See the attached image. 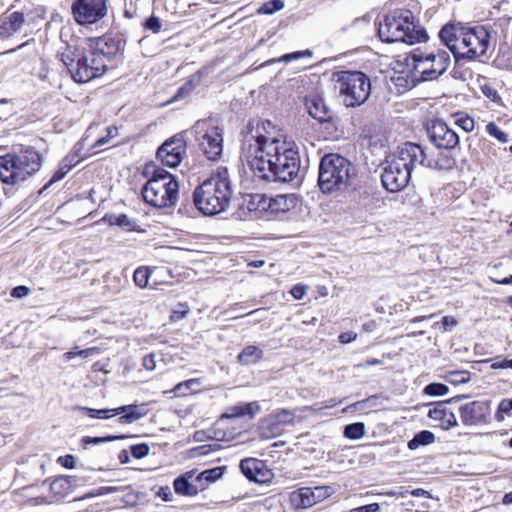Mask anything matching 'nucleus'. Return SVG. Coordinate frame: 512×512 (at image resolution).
Returning a JSON list of instances; mask_svg holds the SVG:
<instances>
[{"label":"nucleus","mask_w":512,"mask_h":512,"mask_svg":"<svg viewBox=\"0 0 512 512\" xmlns=\"http://www.w3.org/2000/svg\"><path fill=\"white\" fill-rule=\"evenodd\" d=\"M355 177V166L339 154H326L320 161L318 185L323 193L344 190Z\"/></svg>","instance_id":"39448f33"},{"label":"nucleus","mask_w":512,"mask_h":512,"mask_svg":"<svg viewBox=\"0 0 512 512\" xmlns=\"http://www.w3.org/2000/svg\"><path fill=\"white\" fill-rule=\"evenodd\" d=\"M439 324L440 322H436L434 326ZM441 325L443 326L444 331H450L457 325V321L452 316H444L441 320Z\"/></svg>","instance_id":"13d9d810"},{"label":"nucleus","mask_w":512,"mask_h":512,"mask_svg":"<svg viewBox=\"0 0 512 512\" xmlns=\"http://www.w3.org/2000/svg\"><path fill=\"white\" fill-rule=\"evenodd\" d=\"M312 55H313V53L310 50L296 51L293 53H287V54L283 55L280 58V61L288 63V62L298 60L303 57H312Z\"/></svg>","instance_id":"864d4df0"},{"label":"nucleus","mask_w":512,"mask_h":512,"mask_svg":"<svg viewBox=\"0 0 512 512\" xmlns=\"http://www.w3.org/2000/svg\"><path fill=\"white\" fill-rule=\"evenodd\" d=\"M104 221L111 226L116 225L127 231H134L138 226L137 221L126 214H106L104 216Z\"/></svg>","instance_id":"c756f323"},{"label":"nucleus","mask_w":512,"mask_h":512,"mask_svg":"<svg viewBox=\"0 0 512 512\" xmlns=\"http://www.w3.org/2000/svg\"><path fill=\"white\" fill-rule=\"evenodd\" d=\"M224 470L225 467L221 466L206 469L196 476L195 481L199 484L200 489L204 490L206 485L220 479L223 476Z\"/></svg>","instance_id":"7c9ffc66"},{"label":"nucleus","mask_w":512,"mask_h":512,"mask_svg":"<svg viewBox=\"0 0 512 512\" xmlns=\"http://www.w3.org/2000/svg\"><path fill=\"white\" fill-rule=\"evenodd\" d=\"M289 502L294 509H307L316 504L311 487H302L291 492Z\"/></svg>","instance_id":"393cba45"},{"label":"nucleus","mask_w":512,"mask_h":512,"mask_svg":"<svg viewBox=\"0 0 512 512\" xmlns=\"http://www.w3.org/2000/svg\"><path fill=\"white\" fill-rule=\"evenodd\" d=\"M449 392L447 385L442 383H430L424 388V393L429 396H443Z\"/></svg>","instance_id":"a18cd8bd"},{"label":"nucleus","mask_w":512,"mask_h":512,"mask_svg":"<svg viewBox=\"0 0 512 512\" xmlns=\"http://www.w3.org/2000/svg\"><path fill=\"white\" fill-rule=\"evenodd\" d=\"M434 441L435 436L431 431L422 430L419 433L415 434V436L408 442V448L410 450H416L420 446L429 445Z\"/></svg>","instance_id":"f704fd0d"},{"label":"nucleus","mask_w":512,"mask_h":512,"mask_svg":"<svg viewBox=\"0 0 512 512\" xmlns=\"http://www.w3.org/2000/svg\"><path fill=\"white\" fill-rule=\"evenodd\" d=\"M482 92L491 101L496 102V103L499 102L500 97L498 95V92L492 86H490V85L482 86Z\"/></svg>","instance_id":"4d7b16f0"},{"label":"nucleus","mask_w":512,"mask_h":512,"mask_svg":"<svg viewBox=\"0 0 512 512\" xmlns=\"http://www.w3.org/2000/svg\"><path fill=\"white\" fill-rule=\"evenodd\" d=\"M158 496L166 502L172 500V492L168 486L161 487L159 489Z\"/></svg>","instance_id":"774afa93"},{"label":"nucleus","mask_w":512,"mask_h":512,"mask_svg":"<svg viewBox=\"0 0 512 512\" xmlns=\"http://www.w3.org/2000/svg\"><path fill=\"white\" fill-rule=\"evenodd\" d=\"M380 505L378 503H371L361 507L353 508L349 512H378Z\"/></svg>","instance_id":"e2e57ef3"},{"label":"nucleus","mask_w":512,"mask_h":512,"mask_svg":"<svg viewBox=\"0 0 512 512\" xmlns=\"http://www.w3.org/2000/svg\"><path fill=\"white\" fill-rule=\"evenodd\" d=\"M79 410L85 412L90 418L108 419L113 416V409H93L88 407H80Z\"/></svg>","instance_id":"49530a36"},{"label":"nucleus","mask_w":512,"mask_h":512,"mask_svg":"<svg viewBox=\"0 0 512 512\" xmlns=\"http://www.w3.org/2000/svg\"><path fill=\"white\" fill-rule=\"evenodd\" d=\"M423 160L420 145L406 142L398 147L397 151L387 157L381 181L389 192H398L409 183L412 171L419 166L418 162Z\"/></svg>","instance_id":"7ed1b4c3"},{"label":"nucleus","mask_w":512,"mask_h":512,"mask_svg":"<svg viewBox=\"0 0 512 512\" xmlns=\"http://www.w3.org/2000/svg\"><path fill=\"white\" fill-rule=\"evenodd\" d=\"M465 398L464 395L455 396L446 401L437 402L433 409L428 412V417L439 423V426L444 430H449L457 426V419L455 414L447 408L448 403L458 402L460 399Z\"/></svg>","instance_id":"6ab92c4d"},{"label":"nucleus","mask_w":512,"mask_h":512,"mask_svg":"<svg viewBox=\"0 0 512 512\" xmlns=\"http://www.w3.org/2000/svg\"><path fill=\"white\" fill-rule=\"evenodd\" d=\"M196 87L194 77L190 78L184 85H182L171 101L186 98Z\"/></svg>","instance_id":"de8ad7c7"},{"label":"nucleus","mask_w":512,"mask_h":512,"mask_svg":"<svg viewBox=\"0 0 512 512\" xmlns=\"http://www.w3.org/2000/svg\"><path fill=\"white\" fill-rule=\"evenodd\" d=\"M143 367L148 371H153L156 368L155 355L150 353L143 357L142 359Z\"/></svg>","instance_id":"bf43d9fd"},{"label":"nucleus","mask_w":512,"mask_h":512,"mask_svg":"<svg viewBox=\"0 0 512 512\" xmlns=\"http://www.w3.org/2000/svg\"><path fill=\"white\" fill-rule=\"evenodd\" d=\"M58 462L65 468L72 469L75 467V458L72 455L61 456Z\"/></svg>","instance_id":"69168bd1"},{"label":"nucleus","mask_w":512,"mask_h":512,"mask_svg":"<svg viewBox=\"0 0 512 512\" xmlns=\"http://www.w3.org/2000/svg\"><path fill=\"white\" fill-rule=\"evenodd\" d=\"M414 63V69L420 74L422 81H431L428 72L433 69V58L430 57L429 51H414L411 54Z\"/></svg>","instance_id":"b1692460"},{"label":"nucleus","mask_w":512,"mask_h":512,"mask_svg":"<svg viewBox=\"0 0 512 512\" xmlns=\"http://www.w3.org/2000/svg\"><path fill=\"white\" fill-rule=\"evenodd\" d=\"M150 271L146 267H139L134 271L133 280L139 288H145L148 284Z\"/></svg>","instance_id":"a19ab883"},{"label":"nucleus","mask_w":512,"mask_h":512,"mask_svg":"<svg viewBox=\"0 0 512 512\" xmlns=\"http://www.w3.org/2000/svg\"><path fill=\"white\" fill-rule=\"evenodd\" d=\"M180 307L173 311L171 318L174 321L183 319L189 312V308L185 304H180Z\"/></svg>","instance_id":"680f3d73"},{"label":"nucleus","mask_w":512,"mask_h":512,"mask_svg":"<svg viewBox=\"0 0 512 512\" xmlns=\"http://www.w3.org/2000/svg\"><path fill=\"white\" fill-rule=\"evenodd\" d=\"M193 129L200 151L208 160H217L223 152V129L212 119L198 120Z\"/></svg>","instance_id":"9d476101"},{"label":"nucleus","mask_w":512,"mask_h":512,"mask_svg":"<svg viewBox=\"0 0 512 512\" xmlns=\"http://www.w3.org/2000/svg\"><path fill=\"white\" fill-rule=\"evenodd\" d=\"M71 168L72 165H66V161H62L59 169L54 173V175L48 182V185H52L53 183L63 179L66 176V174L71 170Z\"/></svg>","instance_id":"603ef678"},{"label":"nucleus","mask_w":512,"mask_h":512,"mask_svg":"<svg viewBox=\"0 0 512 512\" xmlns=\"http://www.w3.org/2000/svg\"><path fill=\"white\" fill-rule=\"evenodd\" d=\"M311 490L316 504L331 495V487L329 486H316L311 488Z\"/></svg>","instance_id":"8fccbe9b"},{"label":"nucleus","mask_w":512,"mask_h":512,"mask_svg":"<svg viewBox=\"0 0 512 512\" xmlns=\"http://www.w3.org/2000/svg\"><path fill=\"white\" fill-rule=\"evenodd\" d=\"M271 415L282 426V428L287 424L293 423L295 418V414L288 409H281L272 413Z\"/></svg>","instance_id":"c03bdc74"},{"label":"nucleus","mask_w":512,"mask_h":512,"mask_svg":"<svg viewBox=\"0 0 512 512\" xmlns=\"http://www.w3.org/2000/svg\"><path fill=\"white\" fill-rule=\"evenodd\" d=\"M98 349L96 347L92 348H86L78 350L76 347L75 350L68 351L64 354V359L67 361H70L74 359L75 357H81V358H89L93 356L95 353H97Z\"/></svg>","instance_id":"37998d69"},{"label":"nucleus","mask_w":512,"mask_h":512,"mask_svg":"<svg viewBox=\"0 0 512 512\" xmlns=\"http://www.w3.org/2000/svg\"><path fill=\"white\" fill-rule=\"evenodd\" d=\"M427 134L437 149H454L459 143L456 132L442 121L432 122L427 128Z\"/></svg>","instance_id":"a211bd4d"},{"label":"nucleus","mask_w":512,"mask_h":512,"mask_svg":"<svg viewBox=\"0 0 512 512\" xmlns=\"http://www.w3.org/2000/svg\"><path fill=\"white\" fill-rule=\"evenodd\" d=\"M454 123L465 132H470L474 129L475 122L472 117L464 112H458L453 115Z\"/></svg>","instance_id":"58836bf2"},{"label":"nucleus","mask_w":512,"mask_h":512,"mask_svg":"<svg viewBox=\"0 0 512 512\" xmlns=\"http://www.w3.org/2000/svg\"><path fill=\"white\" fill-rule=\"evenodd\" d=\"M290 292L295 299L300 300L306 294V286L302 284H297L292 287Z\"/></svg>","instance_id":"0e129e2a"},{"label":"nucleus","mask_w":512,"mask_h":512,"mask_svg":"<svg viewBox=\"0 0 512 512\" xmlns=\"http://www.w3.org/2000/svg\"><path fill=\"white\" fill-rule=\"evenodd\" d=\"M486 132L501 143L508 142V135L500 130L494 122H490L486 125Z\"/></svg>","instance_id":"09e8293b"},{"label":"nucleus","mask_w":512,"mask_h":512,"mask_svg":"<svg viewBox=\"0 0 512 512\" xmlns=\"http://www.w3.org/2000/svg\"><path fill=\"white\" fill-rule=\"evenodd\" d=\"M468 26L461 23H448L442 27L439 32L441 41L452 52L456 61L462 59L464 54L463 36L466 34Z\"/></svg>","instance_id":"2eb2a0df"},{"label":"nucleus","mask_w":512,"mask_h":512,"mask_svg":"<svg viewBox=\"0 0 512 512\" xmlns=\"http://www.w3.org/2000/svg\"><path fill=\"white\" fill-rule=\"evenodd\" d=\"M29 294V289L26 286H17L15 287L12 292L11 296L15 298H23Z\"/></svg>","instance_id":"338daca9"},{"label":"nucleus","mask_w":512,"mask_h":512,"mask_svg":"<svg viewBox=\"0 0 512 512\" xmlns=\"http://www.w3.org/2000/svg\"><path fill=\"white\" fill-rule=\"evenodd\" d=\"M125 436H113V435H108V436H105V437H90V436H85L81 439V443L82 445L84 446V448H86L87 445H99V444H102V443H107V442H112L114 440H118V439H123Z\"/></svg>","instance_id":"79ce46f5"},{"label":"nucleus","mask_w":512,"mask_h":512,"mask_svg":"<svg viewBox=\"0 0 512 512\" xmlns=\"http://www.w3.org/2000/svg\"><path fill=\"white\" fill-rule=\"evenodd\" d=\"M451 150L452 149H437V151L428 152L427 149L420 145L423 160L418 162V165L439 171L452 170L457 162Z\"/></svg>","instance_id":"f3484780"},{"label":"nucleus","mask_w":512,"mask_h":512,"mask_svg":"<svg viewBox=\"0 0 512 512\" xmlns=\"http://www.w3.org/2000/svg\"><path fill=\"white\" fill-rule=\"evenodd\" d=\"M25 23V17L22 12H12L2 20L0 24V37L8 38L19 32Z\"/></svg>","instance_id":"4be33fe9"},{"label":"nucleus","mask_w":512,"mask_h":512,"mask_svg":"<svg viewBox=\"0 0 512 512\" xmlns=\"http://www.w3.org/2000/svg\"><path fill=\"white\" fill-rule=\"evenodd\" d=\"M86 69H92L93 79L117 66L121 56V41L108 36L90 40V52Z\"/></svg>","instance_id":"1a4fd4ad"},{"label":"nucleus","mask_w":512,"mask_h":512,"mask_svg":"<svg viewBox=\"0 0 512 512\" xmlns=\"http://www.w3.org/2000/svg\"><path fill=\"white\" fill-rule=\"evenodd\" d=\"M263 357V351L255 345L246 346L238 355V362L242 365L257 363Z\"/></svg>","instance_id":"2f4dec72"},{"label":"nucleus","mask_w":512,"mask_h":512,"mask_svg":"<svg viewBox=\"0 0 512 512\" xmlns=\"http://www.w3.org/2000/svg\"><path fill=\"white\" fill-rule=\"evenodd\" d=\"M71 10L78 24L91 25L107 15V0H75Z\"/></svg>","instance_id":"f8f14e48"},{"label":"nucleus","mask_w":512,"mask_h":512,"mask_svg":"<svg viewBox=\"0 0 512 512\" xmlns=\"http://www.w3.org/2000/svg\"><path fill=\"white\" fill-rule=\"evenodd\" d=\"M90 52V42L88 44L66 45L60 53V60L67 68L72 79L77 83H87L93 79L92 69H86L85 64L88 61Z\"/></svg>","instance_id":"9b49d317"},{"label":"nucleus","mask_w":512,"mask_h":512,"mask_svg":"<svg viewBox=\"0 0 512 512\" xmlns=\"http://www.w3.org/2000/svg\"><path fill=\"white\" fill-rule=\"evenodd\" d=\"M200 384V380L197 378L189 379L178 383L174 388V392L177 395H186L188 391L196 392L199 390Z\"/></svg>","instance_id":"4c0bfd02"},{"label":"nucleus","mask_w":512,"mask_h":512,"mask_svg":"<svg viewBox=\"0 0 512 512\" xmlns=\"http://www.w3.org/2000/svg\"><path fill=\"white\" fill-rule=\"evenodd\" d=\"M284 2L282 0H270L263 3L257 10L258 14L271 15L284 8Z\"/></svg>","instance_id":"ea45409f"},{"label":"nucleus","mask_w":512,"mask_h":512,"mask_svg":"<svg viewBox=\"0 0 512 512\" xmlns=\"http://www.w3.org/2000/svg\"><path fill=\"white\" fill-rule=\"evenodd\" d=\"M74 479L71 476H60L54 479L50 484V490L55 495L64 496L69 493Z\"/></svg>","instance_id":"473e14b6"},{"label":"nucleus","mask_w":512,"mask_h":512,"mask_svg":"<svg viewBox=\"0 0 512 512\" xmlns=\"http://www.w3.org/2000/svg\"><path fill=\"white\" fill-rule=\"evenodd\" d=\"M295 199L291 195L280 194L269 199L268 209L272 212H286L294 208Z\"/></svg>","instance_id":"c85d7f7f"},{"label":"nucleus","mask_w":512,"mask_h":512,"mask_svg":"<svg viewBox=\"0 0 512 512\" xmlns=\"http://www.w3.org/2000/svg\"><path fill=\"white\" fill-rule=\"evenodd\" d=\"M261 435L265 438H273L281 433L282 426L270 415L260 425Z\"/></svg>","instance_id":"72a5a7b5"},{"label":"nucleus","mask_w":512,"mask_h":512,"mask_svg":"<svg viewBox=\"0 0 512 512\" xmlns=\"http://www.w3.org/2000/svg\"><path fill=\"white\" fill-rule=\"evenodd\" d=\"M512 410V402H511V399H503L499 405H498V410H497V413H496V418L498 421H501L503 420V414H507L509 413L510 411Z\"/></svg>","instance_id":"5fc2aeb1"},{"label":"nucleus","mask_w":512,"mask_h":512,"mask_svg":"<svg viewBox=\"0 0 512 512\" xmlns=\"http://www.w3.org/2000/svg\"><path fill=\"white\" fill-rule=\"evenodd\" d=\"M460 419L465 426L486 424L491 413L488 401H472L459 408Z\"/></svg>","instance_id":"dca6fc26"},{"label":"nucleus","mask_w":512,"mask_h":512,"mask_svg":"<svg viewBox=\"0 0 512 512\" xmlns=\"http://www.w3.org/2000/svg\"><path fill=\"white\" fill-rule=\"evenodd\" d=\"M233 188L227 168H218L193 193L194 204L204 215L225 211L231 202Z\"/></svg>","instance_id":"f03ea898"},{"label":"nucleus","mask_w":512,"mask_h":512,"mask_svg":"<svg viewBox=\"0 0 512 512\" xmlns=\"http://www.w3.org/2000/svg\"><path fill=\"white\" fill-rule=\"evenodd\" d=\"M445 380L452 385L465 384L470 380V373L466 370L448 371Z\"/></svg>","instance_id":"c9c22d12"},{"label":"nucleus","mask_w":512,"mask_h":512,"mask_svg":"<svg viewBox=\"0 0 512 512\" xmlns=\"http://www.w3.org/2000/svg\"><path fill=\"white\" fill-rule=\"evenodd\" d=\"M378 34L384 42H404L410 45L428 38L426 31L415 25L414 14L408 9H396L387 14L379 24Z\"/></svg>","instance_id":"20e7f679"},{"label":"nucleus","mask_w":512,"mask_h":512,"mask_svg":"<svg viewBox=\"0 0 512 512\" xmlns=\"http://www.w3.org/2000/svg\"><path fill=\"white\" fill-rule=\"evenodd\" d=\"M376 495H386L391 497L405 498L408 495V490L400 488L399 490H387L377 492Z\"/></svg>","instance_id":"052dcab7"},{"label":"nucleus","mask_w":512,"mask_h":512,"mask_svg":"<svg viewBox=\"0 0 512 512\" xmlns=\"http://www.w3.org/2000/svg\"><path fill=\"white\" fill-rule=\"evenodd\" d=\"M193 476L194 473L190 471L177 477L173 483L175 492L184 496H196L201 489L199 485H195L190 481Z\"/></svg>","instance_id":"bb28decb"},{"label":"nucleus","mask_w":512,"mask_h":512,"mask_svg":"<svg viewBox=\"0 0 512 512\" xmlns=\"http://www.w3.org/2000/svg\"><path fill=\"white\" fill-rule=\"evenodd\" d=\"M305 106L311 117L319 123H330L334 118V112L326 104L321 95L313 94L305 98Z\"/></svg>","instance_id":"412c9836"},{"label":"nucleus","mask_w":512,"mask_h":512,"mask_svg":"<svg viewBox=\"0 0 512 512\" xmlns=\"http://www.w3.org/2000/svg\"><path fill=\"white\" fill-rule=\"evenodd\" d=\"M145 28L151 30L154 33H158L161 29V22L158 17L150 16L145 22Z\"/></svg>","instance_id":"6e6d98bb"},{"label":"nucleus","mask_w":512,"mask_h":512,"mask_svg":"<svg viewBox=\"0 0 512 512\" xmlns=\"http://www.w3.org/2000/svg\"><path fill=\"white\" fill-rule=\"evenodd\" d=\"M462 59L474 60L483 56L490 44V33L484 26L469 27L463 36Z\"/></svg>","instance_id":"ddd939ff"},{"label":"nucleus","mask_w":512,"mask_h":512,"mask_svg":"<svg viewBox=\"0 0 512 512\" xmlns=\"http://www.w3.org/2000/svg\"><path fill=\"white\" fill-rule=\"evenodd\" d=\"M41 167L37 151L27 148L19 154L8 153L0 156V179L8 185H17L27 180Z\"/></svg>","instance_id":"423d86ee"},{"label":"nucleus","mask_w":512,"mask_h":512,"mask_svg":"<svg viewBox=\"0 0 512 512\" xmlns=\"http://www.w3.org/2000/svg\"><path fill=\"white\" fill-rule=\"evenodd\" d=\"M145 414L146 412L143 411V409H140L139 406L132 404L113 409L112 415H121L119 417V422L122 424H128L141 419L145 416Z\"/></svg>","instance_id":"cd10ccee"},{"label":"nucleus","mask_w":512,"mask_h":512,"mask_svg":"<svg viewBox=\"0 0 512 512\" xmlns=\"http://www.w3.org/2000/svg\"><path fill=\"white\" fill-rule=\"evenodd\" d=\"M365 435V425L362 422H356L346 425L344 428V436L349 439L358 440Z\"/></svg>","instance_id":"e433bc0d"},{"label":"nucleus","mask_w":512,"mask_h":512,"mask_svg":"<svg viewBox=\"0 0 512 512\" xmlns=\"http://www.w3.org/2000/svg\"><path fill=\"white\" fill-rule=\"evenodd\" d=\"M131 454L136 459H142L149 454L150 448L146 443L132 445L130 447Z\"/></svg>","instance_id":"3c124183"},{"label":"nucleus","mask_w":512,"mask_h":512,"mask_svg":"<svg viewBox=\"0 0 512 512\" xmlns=\"http://www.w3.org/2000/svg\"><path fill=\"white\" fill-rule=\"evenodd\" d=\"M335 88L346 107H359L371 94L370 78L360 71H339L334 74Z\"/></svg>","instance_id":"6e6552de"},{"label":"nucleus","mask_w":512,"mask_h":512,"mask_svg":"<svg viewBox=\"0 0 512 512\" xmlns=\"http://www.w3.org/2000/svg\"><path fill=\"white\" fill-rule=\"evenodd\" d=\"M270 121H251L242 141V153L255 178L264 182H291L300 171L299 152L290 143L267 136Z\"/></svg>","instance_id":"f257e3e1"},{"label":"nucleus","mask_w":512,"mask_h":512,"mask_svg":"<svg viewBox=\"0 0 512 512\" xmlns=\"http://www.w3.org/2000/svg\"><path fill=\"white\" fill-rule=\"evenodd\" d=\"M187 145L181 134L174 135L167 139L157 150V158L162 164L175 168L186 155Z\"/></svg>","instance_id":"4468645a"},{"label":"nucleus","mask_w":512,"mask_h":512,"mask_svg":"<svg viewBox=\"0 0 512 512\" xmlns=\"http://www.w3.org/2000/svg\"><path fill=\"white\" fill-rule=\"evenodd\" d=\"M240 469L247 479L256 483H267L272 478L271 470L266 467L263 461L256 458L241 460Z\"/></svg>","instance_id":"aec40b11"},{"label":"nucleus","mask_w":512,"mask_h":512,"mask_svg":"<svg viewBox=\"0 0 512 512\" xmlns=\"http://www.w3.org/2000/svg\"><path fill=\"white\" fill-rule=\"evenodd\" d=\"M178 192L179 185L175 176L162 168L154 170L152 177L141 190L144 201L156 208L174 206Z\"/></svg>","instance_id":"0eeeda50"},{"label":"nucleus","mask_w":512,"mask_h":512,"mask_svg":"<svg viewBox=\"0 0 512 512\" xmlns=\"http://www.w3.org/2000/svg\"><path fill=\"white\" fill-rule=\"evenodd\" d=\"M261 408L258 402H250L245 404H237L229 407L224 414H222V418H238L243 416H249V418H254L256 414L260 412Z\"/></svg>","instance_id":"a878e982"},{"label":"nucleus","mask_w":512,"mask_h":512,"mask_svg":"<svg viewBox=\"0 0 512 512\" xmlns=\"http://www.w3.org/2000/svg\"><path fill=\"white\" fill-rule=\"evenodd\" d=\"M429 52L430 57L433 58V69L428 74H430V79L435 80L447 71L451 58L449 52L445 49H436Z\"/></svg>","instance_id":"5701e85b"}]
</instances>
